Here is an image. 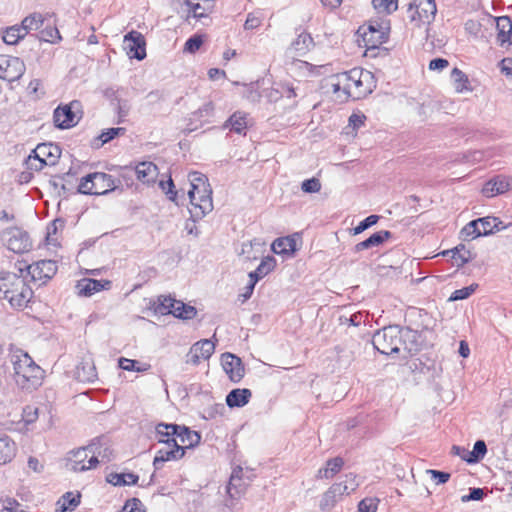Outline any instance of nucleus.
<instances>
[{
  "mask_svg": "<svg viewBox=\"0 0 512 512\" xmlns=\"http://www.w3.org/2000/svg\"><path fill=\"white\" fill-rule=\"evenodd\" d=\"M124 133H125V128H122V127L109 128V129H107V131L101 133V135L99 136V139L101 140V144H105V143L111 141L112 139H114L115 137H117L118 135H122Z\"/></svg>",
  "mask_w": 512,
  "mask_h": 512,
  "instance_id": "56",
  "label": "nucleus"
},
{
  "mask_svg": "<svg viewBox=\"0 0 512 512\" xmlns=\"http://www.w3.org/2000/svg\"><path fill=\"white\" fill-rule=\"evenodd\" d=\"M177 424L159 423L155 427V438L159 444L164 446H172L178 443L176 438Z\"/></svg>",
  "mask_w": 512,
  "mask_h": 512,
  "instance_id": "21",
  "label": "nucleus"
},
{
  "mask_svg": "<svg viewBox=\"0 0 512 512\" xmlns=\"http://www.w3.org/2000/svg\"><path fill=\"white\" fill-rule=\"evenodd\" d=\"M449 65V62L443 58H435L430 61L429 69L430 70H443Z\"/></svg>",
  "mask_w": 512,
  "mask_h": 512,
  "instance_id": "64",
  "label": "nucleus"
},
{
  "mask_svg": "<svg viewBox=\"0 0 512 512\" xmlns=\"http://www.w3.org/2000/svg\"><path fill=\"white\" fill-rule=\"evenodd\" d=\"M374 9L381 14H392L398 9V0H372Z\"/></svg>",
  "mask_w": 512,
  "mask_h": 512,
  "instance_id": "45",
  "label": "nucleus"
},
{
  "mask_svg": "<svg viewBox=\"0 0 512 512\" xmlns=\"http://www.w3.org/2000/svg\"><path fill=\"white\" fill-rule=\"evenodd\" d=\"M247 115L242 112H235L225 123V128H230L238 134L245 133L247 129Z\"/></svg>",
  "mask_w": 512,
  "mask_h": 512,
  "instance_id": "40",
  "label": "nucleus"
},
{
  "mask_svg": "<svg viewBox=\"0 0 512 512\" xmlns=\"http://www.w3.org/2000/svg\"><path fill=\"white\" fill-rule=\"evenodd\" d=\"M484 496V491L481 488H471L468 495H464L462 497L463 502L472 501V500H481Z\"/></svg>",
  "mask_w": 512,
  "mask_h": 512,
  "instance_id": "62",
  "label": "nucleus"
},
{
  "mask_svg": "<svg viewBox=\"0 0 512 512\" xmlns=\"http://www.w3.org/2000/svg\"><path fill=\"white\" fill-rule=\"evenodd\" d=\"M379 500L377 498H364L358 505L359 512H376Z\"/></svg>",
  "mask_w": 512,
  "mask_h": 512,
  "instance_id": "53",
  "label": "nucleus"
},
{
  "mask_svg": "<svg viewBox=\"0 0 512 512\" xmlns=\"http://www.w3.org/2000/svg\"><path fill=\"white\" fill-rule=\"evenodd\" d=\"M343 465L344 461L341 457L329 459L326 462V466L318 470L317 478L330 479L334 477L342 469Z\"/></svg>",
  "mask_w": 512,
  "mask_h": 512,
  "instance_id": "36",
  "label": "nucleus"
},
{
  "mask_svg": "<svg viewBox=\"0 0 512 512\" xmlns=\"http://www.w3.org/2000/svg\"><path fill=\"white\" fill-rule=\"evenodd\" d=\"M444 256L451 254V257L460 261V266L468 263L471 260V253L465 248L463 244H459L451 250L443 251Z\"/></svg>",
  "mask_w": 512,
  "mask_h": 512,
  "instance_id": "44",
  "label": "nucleus"
},
{
  "mask_svg": "<svg viewBox=\"0 0 512 512\" xmlns=\"http://www.w3.org/2000/svg\"><path fill=\"white\" fill-rule=\"evenodd\" d=\"M185 3L193 17L198 19L207 17L214 8L213 0H185Z\"/></svg>",
  "mask_w": 512,
  "mask_h": 512,
  "instance_id": "25",
  "label": "nucleus"
},
{
  "mask_svg": "<svg viewBox=\"0 0 512 512\" xmlns=\"http://www.w3.org/2000/svg\"><path fill=\"white\" fill-rule=\"evenodd\" d=\"M80 106L78 101H72L70 104L59 106L54 110L53 120L56 127L61 129H68L75 126L79 117L74 112Z\"/></svg>",
  "mask_w": 512,
  "mask_h": 512,
  "instance_id": "13",
  "label": "nucleus"
},
{
  "mask_svg": "<svg viewBox=\"0 0 512 512\" xmlns=\"http://www.w3.org/2000/svg\"><path fill=\"white\" fill-rule=\"evenodd\" d=\"M124 49L130 58L143 60L146 57V41L138 31H131L124 36Z\"/></svg>",
  "mask_w": 512,
  "mask_h": 512,
  "instance_id": "14",
  "label": "nucleus"
},
{
  "mask_svg": "<svg viewBox=\"0 0 512 512\" xmlns=\"http://www.w3.org/2000/svg\"><path fill=\"white\" fill-rule=\"evenodd\" d=\"M314 46L311 35L305 31L298 34L297 38L291 43L287 50L288 55L292 58L296 56H304Z\"/></svg>",
  "mask_w": 512,
  "mask_h": 512,
  "instance_id": "20",
  "label": "nucleus"
},
{
  "mask_svg": "<svg viewBox=\"0 0 512 512\" xmlns=\"http://www.w3.org/2000/svg\"><path fill=\"white\" fill-rule=\"evenodd\" d=\"M356 485L352 475L346 476L344 483H336L330 487L325 494V499L333 498L336 495L350 494L355 490Z\"/></svg>",
  "mask_w": 512,
  "mask_h": 512,
  "instance_id": "34",
  "label": "nucleus"
},
{
  "mask_svg": "<svg viewBox=\"0 0 512 512\" xmlns=\"http://www.w3.org/2000/svg\"><path fill=\"white\" fill-rule=\"evenodd\" d=\"M275 267V260L272 257H265L261 260V263L255 270V274L259 275L262 279L268 273H270Z\"/></svg>",
  "mask_w": 512,
  "mask_h": 512,
  "instance_id": "48",
  "label": "nucleus"
},
{
  "mask_svg": "<svg viewBox=\"0 0 512 512\" xmlns=\"http://www.w3.org/2000/svg\"><path fill=\"white\" fill-rule=\"evenodd\" d=\"M487 452L486 444L483 440H478L475 442L473 450L469 451V459H467L468 463H475L481 460Z\"/></svg>",
  "mask_w": 512,
  "mask_h": 512,
  "instance_id": "47",
  "label": "nucleus"
},
{
  "mask_svg": "<svg viewBox=\"0 0 512 512\" xmlns=\"http://www.w3.org/2000/svg\"><path fill=\"white\" fill-rule=\"evenodd\" d=\"M391 236H392V234L390 231H387V230L378 231V232L372 234L366 240L357 243L354 247V251L360 252V251L370 249L373 247H378L381 244H383L385 240L389 239Z\"/></svg>",
  "mask_w": 512,
  "mask_h": 512,
  "instance_id": "27",
  "label": "nucleus"
},
{
  "mask_svg": "<svg viewBox=\"0 0 512 512\" xmlns=\"http://www.w3.org/2000/svg\"><path fill=\"white\" fill-rule=\"evenodd\" d=\"M475 221L477 226L480 227L481 236L490 235L505 228L503 222L493 216L478 218Z\"/></svg>",
  "mask_w": 512,
  "mask_h": 512,
  "instance_id": "28",
  "label": "nucleus"
},
{
  "mask_svg": "<svg viewBox=\"0 0 512 512\" xmlns=\"http://www.w3.org/2000/svg\"><path fill=\"white\" fill-rule=\"evenodd\" d=\"M251 397H252V392L247 388L233 389L226 396V404L230 408L243 407L249 402Z\"/></svg>",
  "mask_w": 512,
  "mask_h": 512,
  "instance_id": "32",
  "label": "nucleus"
},
{
  "mask_svg": "<svg viewBox=\"0 0 512 512\" xmlns=\"http://www.w3.org/2000/svg\"><path fill=\"white\" fill-rule=\"evenodd\" d=\"M477 285H470L461 289L455 290L450 296V301H457L467 299L476 289Z\"/></svg>",
  "mask_w": 512,
  "mask_h": 512,
  "instance_id": "52",
  "label": "nucleus"
},
{
  "mask_svg": "<svg viewBox=\"0 0 512 512\" xmlns=\"http://www.w3.org/2000/svg\"><path fill=\"white\" fill-rule=\"evenodd\" d=\"M120 181L103 172H94L83 177L78 186V192L88 195H105L114 191Z\"/></svg>",
  "mask_w": 512,
  "mask_h": 512,
  "instance_id": "6",
  "label": "nucleus"
},
{
  "mask_svg": "<svg viewBox=\"0 0 512 512\" xmlns=\"http://www.w3.org/2000/svg\"><path fill=\"white\" fill-rule=\"evenodd\" d=\"M261 23H262V19L260 16H258L255 13H249L247 15V19L244 23V28L246 30H253V29L258 28L261 25Z\"/></svg>",
  "mask_w": 512,
  "mask_h": 512,
  "instance_id": "58",
  "label": "nucleus"
},
{
  "mask_svg": "<svg viewBox=\"0 0 512 512\" xmlns=\"http://www.w3.org/2000/svg\"><path fill=\"white\" fill-rule=\"evenodd\" d=\"M330 85L340 101L360 99L371 93L374 87L372 74L359 68L332 76Z\"/></svg>",
  "mask_w": 512,
  "mask_h": 512,
  "instance_id": "2",
  "label": "nucleus"
},
{
  "mask_svg": "<svg viewBox=\"0 0 512 512\" xmlns=\"http://www.w3.org/2000/svg\"><path fill=\"white\" fill-rule=\"evenodd\" d=\"M44 18L40 13H33L25 17L21 24H19L25 36L33 30H38L42 27Z\"/></svg>",
  "mask_w": 512,
  "mask_h": 512,
  "instance_id": "42",
  "label": "nucleus"
},
{
  "mask_svg": "<svg viewBox=\"0 0 512 512\" xmlns=\"http://www.w3.org/2000/svg\"><path fill=\"white\" fill-rule=\"evenodd\" d=\"M0 291L10 305L19 310L25 308L33 296V291L24 278L14 273L0 278Z\"/></svg>",
  "mask_w": 512,
  "mask_h": 512,
  "instance_id": "5",
  "label": "nucleus"
},
{
  "mask_svg": "<svg viewBox=\"0 0 512 512\" xmlns=\"http://www.w3.org/2000/svg\"><path fill=\"white\" fill-rule=\"evenodd\" d=\"M138 479V475L134 473H110L106 477V481L114 486L136 484Z\"/></svg>",
  "mask_w": 512,
  "mask_h": 512,
  "instance_id": "39",
  "label": "nucleus"
},
{
  "mask_svg": "<svg viewBox=\"0 0 512 512\" xmlns=\"http://www.w3.org/2000/svg\"><path fill=\"white\" fill-rule=\"evenodd\" d=\"M436 12L435 0H412L408 7V17L417 25L430 24Z\"/></svg>",
  "mask_w": 512,
  "mask_h": 512,
  "instance_id": "9",
  "label": "nucleus"
},
{
  "mask_svg": "<svg viewBox=\"0 0 512 512\" xmlns=\"http://www.w3.org/2000/svg\"><path fill=\"white\" fill-rule=\"evenodd\" d=\"M40 40L55 43L61 40L59 30L56 27H47L40 32Z\"/></svg>",
  "mask_w": 512,
  "mask_h": 512,
  "instance_id": "50",
  "label": "nucleus"
},
{
  "mask_svg": "<svg viewBox=\"0 0 512 512\" xmlns=\"http://www.w3.org/2000/svg\"><path fill=\"white\" fill-rule=\"evenodd\" d=\"M24 62L14 56L0 55V79L13 82L21 78L25 72Z\"/></svg>",
  "mask_w": 512,
  "mask_h": 512,
  "instance_id": "12",
  "label": "nucleus"
},
{
  "mask_svg": "<svg viewBox=\"0 0 512 512\" xmlns=\"http://www.w3.org/2000/svg\"><path fill=\"white\" fill-rule=\"evenodd\" d=\"M142 506V502L138 498H132L125 503L124 510H127V512H140Z\"/></svg>",
  "mask_w": 512,
  "mask_h": 512,
  "instance_id": "63",
  "label": "nucleus"
},
{
  "mask_svg": "<svg viewBox=\"0 0 512 512\" xmlns=\"http://www.w3.org/2000/svg\"><path fill=\"white\" fill-rule=\"evenodd\" d=\"M98 464L99 460L96 455H92L90 444L86 447L72 451L68 459V465L74 472H83L94 469Z\"/></svg>",
  "mask_w": 512,
  "mask_h": 512,
  "instance_id": "11",
  "label": "nucleus"
},
{
  "mask_svg": "<svg viewBox=\"0 0 512 512\" xmlns=\"http://www.w3.org/2000/svg\"><path fill=\"white\" fill-rule=\"evenodd\" d=\"M16 455V445L7 435L0 436V465L12 461Z\"/></svg>",
  "mask_w": 512,
  "mask_h": 512,
  "instance_id": "33",
  "label": "nucleus"
},
{
  "mask_svg": "<svg viewBox=\"0 0 512 512\" xmlns=\"http://www.w3.org/2000/svg\"><path fill=\"white\" fill-rule=\"evenodd\" d=\"M202 44H203L202 36L201 35H194V36L190 37L186 41L184 50L187 51V52H190V53H194V52H196L197 50L200 49Z\"/></svg>",
  "mask_w": 512,
  "mask_h": 512,
  "instance_id": "57",
  "label": "nucleus"
},
{
  "mask_svg": "<svg viewBox=\"0 0 512 512\" xmlns=\"http://www.w3.org/2000/svg\"><path fill=\"white\" fill-rule=\"evenodd\" d=\"M183 456L184 448L178 443H173L172 446H164L157 451L153 460V466L155 470H159L165 462L177 461L183 458Z\"/></svg>",
  "mask_w": 512,
  "mask_h": 512,
  "instance_id": "17",
  "label": "nucleus"
},
{
  "mask_svg": "<svg viewBox=\"0 0 512 512\" xmlns=\"http://www.w3.org/2000/svg\"><path fill=\"white\" fill-rule=\"evenodd\" d=\"M301 189L305 193H317L321 189V183L319 179L313 177L307 180H304L301 185Z\"/></svg>",
  "mask_w": 512,
  "mask_h": 512,
  "instance_id": "55",
  "label": "nucleus"
},
{
  "mask_svg": "<svg viewBox=\"0 0 512 512\" xmlns=\"http://www.w3.org/2000/svg\"><path fill=\"white\" fill-rule=\"evenodd\" d=\"M214 110L212 102L205 103L201 108H199L196 112L193 113V117L195 118H208L212 115Z\"/></svg>",
  "mask_w": 512,
  "mask_h": 512,
  "instance_id": "59",
  "label": "nucleus"
},
{
  "mask_svg": "<svg viewBox=\"0 0 512 512\" xmlns=\"http://www.w3.org/2000/svg\"><path fill=\"white\" fill-rule=\"evenodd\" d=\"M176 438L178 444L184 448V451L188 448H192L199 444L201 436L198 432L189 429L186 426L177 425Z\"/></svg>",
  "mask_w": 512,
  "mask_h": 512,
  "instance_id": "24",
  "label": "nucleus"
},
{
  "mask_svg": "<svg viewBox=\"0 0 512 512\" xmlns=\"http://www.w3.org/2000/svg\"><path fill=\"white\" fill-rule=\"evenodd\" d=\"M24 37L25 34L19 25L7 27L2 33V39L8 45H16Z\"/></svg>",
  "mask_w": 512,
  "mask_h": 512,
  "instance_id": "43",
  "label": "nucleus"
},
{
  "mask_svg": "<svg viewBox=\"0 0 512 512\" xmlns=\"http://www.w3.org/2000/svg\"><path fill=\"white\" fill-rule=\"evenodd\" d=\"M156 312L162 315L172 314L180 319H192L197 311L193 306L187 305L171 296H160L158 298Z\"/></svg>",
  "mask_w": 512,
  "mask_h": 512,
  "instance_id": "8",
  "label": "nucleus"
},
{
  "mask_svg": "<svg viewBox=\"0 0 512 512\" xmlns=\"http://www.w3.org/2000/svg\"><path fill=\"white\" fill-rule=\"evenodd\" d=\"M372 344L381 354H401L403 358L412 356L420 350L417 331L397 325L387 326L375 332Z\"/></svg>",
  "mask_w": 512,
  "mask_h": 512,
  "instance_id": "1",
  "label": "nucleus"
},
{
  "mask_svg": "<svg viewBox=\"0 0 512 512\" xmlns=\"http://www.w3.org/2000/svg\"><path fill=\"white\" fill-rule=\"evenodd\" d=\"M16 384L22 389L32 390L41 384L43 370L27 352L17 350L11 356Z\"/></svg>",
  "mask_w": 512,
  "mask_h": 512,
  "instance_id": "4",
  "label": "nucleus"
},
{
  "mask_svg": "<svg viewBox=\"0 0 512 512\" xmlns=\"http://www.w3.org/2000/svg\"><path fill=\"white\" fill-rule=\"evenodd\" d=\"M137 179L143 183H153L158 175V168L152 162L139 163L135 168Z\"/></svg>",
  "mask_w": 512,
  "mask_h": 512,
  "instance_id": "30",
  "label": "nucleus"
},
{
  "mask_svg": "<svg viewBox=\"0 0 512 512\" xmlns=\"http://www.w3.org/2000/svg\"><path fill=\"white\" fill-rule=\"evenodd\" d=\"M90 449H92V455H96L99 463L109 462L113 456V450L108 445L105 438L94 439L90 443Z\"/></svg>",
  "mask_w": 512,
  "mask_h": 512,
  "instance_id": "31",
  "label": "nucleus"
},
{
  "mask_svg": "<svg viewBox=\"0 0 512 512\" xmlns=\"http://www.w3.org/2000/svg\"><path fill=\"white\" fill-rule=\"evenodd\" d=\"M25 269L34 281L45 282L55 275L57 271V264L53 260H40L27 265Z\"/></svg>",
  "mask_w": 512,
  "mask_h": 512,
  "instance_id": "15",
  "label": "nucleus"
},
{
  "mask_svg": "<svg viewBox=\"0 0 512 512\" xmlns=\"http://www.w3.org/2000/svg\"><path fill=\"white\" fill-rule=\"evenodd\" d=\"M510 188V181L505 176H496L489 180L483 187L482 192L486 197H493L503 194Z\"/></svg>",
  "mask_w": 512,
  "mask_h": 512,
  "instance_id": "23",
  "label": "nucleus"
},
{
  "mask_svg": "<svg viewBox=\"0 0 512 512\" xmlns=\"http://www.w3.org/2000/svg\"><path fill=\"white\" fill-rule=\"evenodd\" d=\"M38 418V409L32 406H27L23 410V420L26 424L33 423Z\"/></svg>",
  "mask_w": 512,
  "mask_h": 512,
  "instance_id": "61",
  "label": "nucleus"
},
{
  "mask_svg": "<svg viewBox=\"0 0 512 512\" xmlns=\"http://www.w3.org/2000/svg\"><path fill=\"white\" fill-rule=\"evenodd\" d=\"M80 493H65L57 502L56 512H72L80 504Z\"/></svg>",
  "mask_w": 512,
  "mask_h": 512,
  "instance_id": "37",
  "label": "nucleus"
},
{
  "mask_svg": "<svg viewBox=\"0 0 512 512\" xmlns=\"http://www.w3.org/2000/svg\"><path fill=\"white\" fill-rule=\"evenodd\" d=\"M1 238L7 248L14 253H25L32 248V241L28 233L19 227L5 229Z\"/></svg>",
  "mask_w": 512,
  "mask_h": 512,
  "instance_id": "10",
  "label": "nucleus"
},
{
  "mask_svg": "<svg viewBox=\"0 0 512 512\" xmlns=\"http://www.w3.org/2000/svg\"><path fill=\"white\" fill-rule=\"evenodd\" d=\"M76 377L81 382H93L97 378L94 364L90 362L80 363L76 368Z\"/></svg>",
  "mask_w": 512,
  "mask_h": 512,
  "instance_id": "41",
  "label": "nucleus"
},
{
  "mask_svg": "<svg viewBox=\"0 0 512 512\" xmlns=\"http://www.w3.org/2000/svg\"><path fill=\"white\" fill-rule=\"evenodd\" d=\"M215 350V345L211 340L203 339L192 345L187 356L186 362L197 365L200 360H207L211 357Z\"/></svg>",
  "mask_w": 512,
  "mask_h": 512,
  "instance_id": "16",
  "label": "nucleus"
},
{
  "mask_svg": "<svg viewBox=\"0 0 512 512\" xmlns=\"http://www.w3.org/2000/svg\"><path fill=\"white\" fill-rule=\"evenodd\" d=\"M188 178L191 186L189 213L194 221L200 220L213 210L212 189L207 177L200 172H191Z\"/></svg>",
  "mask_w": 512,
  "mask_h": 512,
  "instance_id": "3",
  "label": "nucleus"
},
{
  "mask_svg": "<svg viewBox=\"0 0 512 512\" xmlns=\"http://www.w3.org/2000/svg\"><path fill=\"white\" fill-rule=\"evenodd\" d=\"M271 249L275 254L292 255L296 251V240L293 237H282L276 239Z\"/></svg>",
  "mask_w": 512,
  "mask_h": 512,
  "instance_id": "35",
  "label": "nucleus"
},
{
  "mask_svg": "<svg viewBox=\"0 0 512 512\" xmlns=\"http://www.w3.org/2000/svg\"><path fill=\"white\" fill-rule=\"evenodd\" d=\"M27 165L30 169L41 170L44 165H54L60 157L61 150L58 145L52 143H41L33 150Z\"/></svg>",
  "mask_w": 512,
  "mask_h": 512,
  "instance_id": "7",
  "label": "nucleus"
},
{
  "mask_svg": "<svg viewBox=\"0 0 512 512\" xmlns=\"http://www.w3.org/2000/svg\"><path fill=\"white\" fill-rule=\"evenodd\" d=\"M451 78L456 92L463 93L471 92L473 90L470 85L468 76L459 68H453L451 72Z\"/></svg>",
  "mask_w": 512,
  "mask_h": 512,
  "instance_id": "38",
  "label": "nucleus"
},
{
  "mask_svg": "<svg viewBox=\"0 0 512 512\" xmlns=\"http://www.w3.org/2000/svg\"><path fill=\"white\" fill-rule=\"evenodd\" d=\"M496 27L498 30L497 40L500 45L512 44V21L507 16L497 18Z\"/></svg>",
  "mask_w": 512,
  "mask_h": 512,
  "instance_id": "29",
  "label": "nucleus"
},
{
  "mask_svg": "<svg viewBox=\"0 0 512 512\" xmlns=\"http://www.w3.org/2000/svg\"><path fill=\"white\" fill-rule=\"evenodd\" d=\"M221 363L231 381L239 382L244 377L245 371L239 357L231 353H224L221 356Z\"/></svg>",
  "mask_w": 512,
  "mask_h": 512,
  "instance_id": "19",
  "label": "nucleus"
},
{
  "mask_svg": "<svg viewBox=\"0 0 512 512\" xmlns=\"http://www.w3.org/2000/svg\"><path fill=\"white\" fill-rule=\"evenodd\" d=\"M111 286L109 280H95L91 278H84L78 281L77 289L82 296H92L94 293L99 292L103 289H108Z\"/></svg>",
  "mask_w": 512,
  "mask_h": 512,
  "instance_id": "22",
  "label": "nucleus"
},
{
  "mask_svg": "<svg viewBox=\"0 0 512 512\" xmlns=\"http://www.w3.org/2000/svg\"><path fill=\"white\" fill-rule=\"evenodd\" d=\"M389 28L380 24H370L363 33V41L367 48H377L388 40Z\"/></svg>",
  "mask_w": 512,
  "mask_h": 512,
  "instance_id": "18",
  "label": "nucleus"
},
{
  "mask_svg": "<svg viewBox=\"0 0 512 512\" xmlns=\"http://www.w3.org/2000/svg\"><path fill=\"white\" fill-rule=\"evenodd\" d=\"M160 187L171 201L177 203L178 191L174 190V182L171 178L167 181H161Z\"/></svg>",
  "mask_w": 512,
  "mask_h": 512,
  "instance_id": "54",
  "label": "nucleus"
},
{
  "mask_svg": "<svg viewBox=\"0 0 512 512\" xmlns=\"http://www.w3.org/2000/svg\"><path fill=\"white\" fill-rule=\"evenodd\" d=\"M436 481V484H444L450 479V474L443 471L428 469L426 471Z\"/></svg>",
  "mask_w": 512,
  "mask_h": 512,
  "instance_id": "60",
  "label": "nucleus"
},
{
  "mask_svg": "<svg viewBox=\"0 0 512 512\" xmlns=\"http://www.w3.org/2000/svg\"><path fill=\"white\" fill-rule=\"evenodd\" d=\"M368 317V314L363 312H356L348 316H341L340 322L341 324H348L352 326H359L362 322H365Z\"/></svg>",
  "mask_w": 512,
  "mask_h": 512,
  "instance_id": "49",
  "label": "nucleus"
},
{
  "mask_svg": "<svg viewBox=\"0 0 512 512\" xmlns=\"http://www.w3.org/2000/svg\"><path fill=\"white\" fill-rule=\"evenodd\" d=\"M480 236V227L477 226L475 220H472L469 223H467L460 231V238L463 241H470Z\"/></svg>",
  "mask_w": 512,
  "mask_h": 512,
  "instance_id": "46",
  "label": "nucleus"
},
{
  "mask_svg": "<svg viewBox=\"0 0 512 512\" xmlns=\"http://www.w3.org/2000/svg\"><path fill=\"white\" fill-rule=\"evenodd\" d=\"M378 220H379L378 215H370V216L366 217L353 229V234L358 235V234L364 232L366 229L375 225L378 222Z\"/></svg>",
  "mask_w": 512,
  "mask_h": 512,
  "instance_id": "51",
  "label": "nucleus"
},
{
  "mask_svg": "<svg viewBox=\"0 0 512 512\" xmlns=\"http://www.w3.org/2000/svg\"><path fill=\"white\" fill-rule=\"evenodd\" d=\"M242 468L238 467L233 470L229 483L227 486V492L231 498H239L246 489V483L242 481Z\"/></svg>",
  "mask_w": 512,
  "mask_h": 512,
  "instance_id": "26",
  "label": "nucleus"
}]
</instances>
